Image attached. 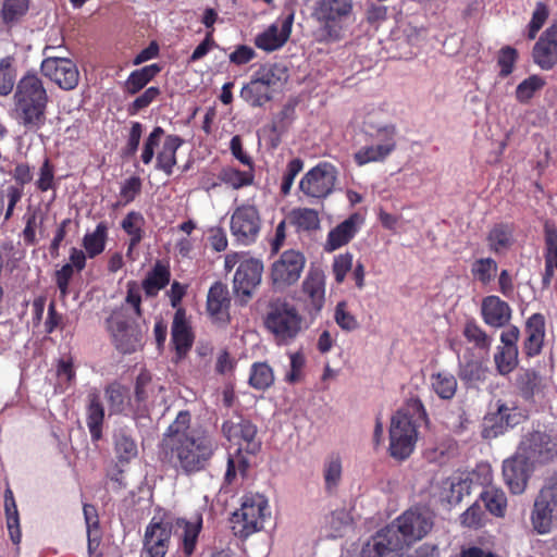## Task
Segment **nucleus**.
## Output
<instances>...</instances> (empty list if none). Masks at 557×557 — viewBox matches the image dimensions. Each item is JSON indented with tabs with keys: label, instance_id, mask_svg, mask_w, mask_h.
I'll use <instances>...</instances> for the list:
<instances>
[{
	"label": "nucleus",
	"instance_id": "09e8293b",
	"mask_svg": "<svg viewBox=\"0 0 557 557\" xmlns=\"http://www.w3.org/2000/svg\"><path fill=\"white\" fill-rule=\"evenodd\" d=\"M540 374L534 370H525L518 374L516 379V385L521 397L531 401L540 391Z\"/></svg>",
	"mask_w": 557,
	"mask_h": 557
},
{
	"label": "nucleus",
	"instance_id": "4be33fe9",
	"mask_svg": "<svg viewBox=\"0 0 557 557\" xmlns=\"http://www.w3.org/2000/svg\"><path fill=\"white\" fill-rule=\"evenodd\" d=\"M195 342V334L186 310L178 308L173 317L171 326V344L175 351L176 361L184 359Z\"/></svg>",
	"mask_w": 557,
	"mask_h": 557
},
{
	"label": "nucleus",
	"instance_id": "8fccbe9b",
	"mask_svg": "<svg viewBox=\"0 0 557 557\" xmlns=\"http://www.w3.org/2000/svg\"><path fill=\"white\" fill-rule=\"evenodd\" d=\"M274 382L272 368L267 362H255L250 369L249 385L258 391H265Z\"/></svg>",
	"mask_w": 557,
	"mask_h": 557
},
{
	"label": "nucleus",
	"instance_id": "9d476101",
	"mask_svg": "<svg viewBox=\"0 0 557 557\" xmlns=\"http://www.w3.org/2000/svg\"><path fill=\"white\" fill-rule=\"evenodd\" d=\"M267 500L261 495H246L243 497L240 508L231 519L234 534L246 539L262 527Z\"/></svg>",
	"mask_w": 557,
	"mask_h": 557
},
{
	"label": "nucleus",
	"instance_id": "de8ad7c7",
	"mask_svg": "<svg viewBox=\"0 0 557 557\" xmlns=\"http://www.w3.org/2000/svg\"><path fill=\"white\" fill-rule=\"evenodd\" d=\"M289 221L298 231L311 232L320 227L319 213L311 208L293 209L289 213Z\"/></svg>",
	"mask_w": 557,
	"mask_h": 557
},
{
	"label": "nucleus",
	"instance_id": "338daca9",
	"mask_svg": "<svg viewBox=\"0 0 557 557\" xmlns=\"http://www.w3.org/2000/svg\"><path fill=\"white\" fill-rule=\"evenodd\" d=\"M36 187L39 191L46 193L55 188L54 166L49 158H46L39 169Z\"/></svg>",
	"mask_w": 557,
	"mask_h": 557
},
{
	"label": "nucleus",
	"instance_id": "39448f33",
	"mask_svg": "<svg viewBox=\"0 0 557 557\" xmlns=\"http://www.w3.org/2000/svg\"><path fill=\"white\" fill-rule=\"evenodd\" d=\"M288 78V69L284 64H261L243 85L239 97L251 108H263L273 101Z\"/></svg>",
	"mask_w": 557,
	"mask_h": 557
},
{
	"label": "nucleus",
	"instance_id": "6e6d98bb",
	"mask_svg": "<svg viewBox=\"0 0 557 557\" xmlns=\"http://www.w3.org/2000/svg\"><path fill=\"white\" fill-rule=\"evenodd\" d=\"M498 265L492 258H481L473 262L471 272L475 280L487 284L496 275Z\"/></svg>",
	"mask_w": 557,
	"mask_h": 557
},
{
	"label": "nucleus",
	"instance_id": "412c9836",
	"mask_svg": "<svg viewBox=\"0 0 557 557\" xmlns=\"http://www.w3.org/2000/svg\"><path fill=\"white\" fill-rule=\"evenodd\" d=\"M41 72L64 90L74 89L79 82L76 64L67 58L49 57L41 62Z\"/></svg>",
	"mask_w": 557,
	"mask_h": 557
},
{
	"label": "nucleus",
	"instance_id": "13d9d810",
	"mask_svg": "<svg viewBox=\"0 0 557 557\" xmlns=\"http://www.w3.org/2000/svg\"><path fill=\"white\" fill-rule=\"evenodd\" d=\"M548 15V7L544 2H536L531 21L527 26V37L529 40H533L536 37L537 33L547 21Z\"/></svg>",
	"mask_w": 557,
	"mask_h": 557
},
{
	"label": "nucleus",
	"instance_id": "bf43d9fd",
	"mask_svg": "<svg viewBox=\"0 0 557 557\" xmlns=\"http://www.w3.org/2000/svg\"><path fill=\"white\" fill-rule=\"evenodd\" d=\"M161 95V90L157 86L148 87L143 94H140L135 100L127 106V113L129 115H136L141 110L148 108L152 102L157 101Z\"/></svg>",
	"mask_w": 557,
	"mask_h": 557
},
{
	"label": "nucleus",
	"instance_id": "69168bd1",
	"mask_svg": "<svg viewBox=\"0 0 557 557\" xmlns=\"http://www.w3.org/2000/svg\"><path fill=\"white\" fill-rule=\"evenodd\" d=\"M143 129L144 126L140 122H132L126 144L121 150V156L123 158H132L136 154L140 144Z\"/></svg>",
	"mask_w": 557,
	"mask_h": 557
},
{
	"label": "nucleus",
	"instance_id": "e433bc0d",
	"mask_svg": "<svg viewBox=\"0 0 557 557\" xmlns=\"http://www.w3.org/2000/svg\"><path fill=\"white\" fill-rule=\"evenodd\" d=\"M184 139L178 135H168L163 141L161 150L156 156V169L166 175H172L173 169L177 163L176 152L183 146Z\"/></svg>",
	"mask_w": 557,
	"mask_h": 557
},
{
	"label": "nucleus",
	"instance_id": "7c9ffc66",
	"mask_svg": "<svg viewBox=\"0 0 557 557\" xmlns=\"http://www.w3.org/2000/svg\"><path fill=\"white\" fill-rule=\"evenodd\" d=\"M104 397L110 414H127L134 410L129 388L119 382H113L104 388Z\"/></svg>",
	"mask_w": 557,
	"mask_h": 557
},
{
	"label": "nucleus",
	"instance_id": "5fc2aeb1",
	"mask_svg": "<svg viewBox=\"0 0 557 557\" xmlns=\"http://www.w3.org/2000/svg\"><path fill=\"white\" fill-rule=\"evenodd\" d=\"M248 468L249 461L243 456V454L235 453V455H230L227 458V466L222 488H225L226 485H232L234 483L237 476V472L244 476Z\"/></svg>",
	"mask_w": 557,
	"mask_h": 557
},
{
	"label": "nucleus",
	"instance_id": "f257e3e1",
	"mask_svg": "<svg viewBox=\"0 0 557 557\" xmlns=\"http://www.w3.org/2000/svg\"><path fill=\"white\" fill-rule=\"evenodd\" d=\"M218 449L209 432L191 428V414L181 410L158 445L159 458L187 476L206 471Z\"/></svg>",
	"mask_w": 557,
	"mask_h": 557
},
{
	"label": "nucleus",
	"instance_id": "bb28decb",
	"mask_svg": "<svg viewBox=\"0 0 557 557\" xmlns=\"http://www.w3.org/2000/svg\"><path fill=\"white\" fill-rule=\"evenodd\" d=\"M231 296L227 285L221 281L214 282L207 295V312L216 321L230 320Z\"/></svg>",
	"mask_w": 557,
	"mask_h": 557
},
{
	"label": "nucleus",
	"instance_id": "a878e982",
	"mask_svg": "<svg viewBox=\"0 0 557 557\" xmlns=\"http://www.w3.org/2000/svg\"><path fill=\"white\" fill-rule=\"evenodd\" d=\"M484 356L474 355L467 349L459 357V377L468 388H476L486 379L487 368L483 363Z\"/></svg>",
	"mask_w": 557,
	"mask_h": 557
},
{
	"label": "nucleus",
	"instance_id": "864d4df0",
	"mask_svg": "<svg viewBox=\"0 0 557 557\" xmlns=\"http://www.w3.org/2000/svg\"><path fill=\"white\" fill-rule=\"evenodd\" d=\"M323 478L327 492L337 487L342 479V460L338 455L333 454L326 458L323 467Z\"/></svg>",
	"mask_w": 557,
	"mask_h": 557
},
{
	"label": "nucleus",
	"instance_id": "f704fd0d",
	"mask_svg": "<svg viewBox=\"0 0 557 557\" xmlns=\"http://www.w3.org/2000/svg\"><path fill=\"white\" fill-rule=\"evenodd\" d=\"M174 529H182L181 548L185 557H191L195 553L199 534L202 529V517L197 516L194 521L185 518L172 519Z\"/></svg>",
	"mask_w": 557,
	"mask_h": 557
},
{
	"label": "nucleus",
	"instance_id": "5701e85b",
	"mask_svg": "<svg viewBox=\"0 0 557 557\" xmlns=\"http://www.w3.org/2000/svg\"><path fill=\"white\" fill-rule=\"evenodd\" d=\"M406 546L404 540L394 528L386 527L377 532L364 545L361 550L362 557H392V554L403 550Z\"/></svg>",
	"mask_w": 557,
	"mask_h": 557
},
{
	"label": "nucleus",
	"instance_id": "2f4dec72",
	"mask_svg": "<svg viewBox=\"0 0 557 557\" xmlns=\"http://www.w3.org/2000/svg\"><path fill=\"white\" fill-rule=\"evenodd\" d=\"M87 398L86 424L88 426L91 441L96 443L102 438L104 407L97 391L90 392Z\"/></svg>",
	"mask_w": 557,
	"mask_h": 557
},
{
	"label": "nucleus",
	"instance_id": "9b49d317",
	"mask_svg": "<svg viewBox=\"0 0 557 557\" xmlns=\"http://www.w3.org/2000/svg\"><path fill=\"white\" fill-rule=\"evenodd\" d=\"M524 416L513 404L496 400L485 414L482 423V436L487 440L496 438L518 425Z\"/></svg>",
	"mask_w": 557,
	"mask_h": 557
},
{
	"label": "nucleus",
	"instance_id": "ea45409f",
	"mask_svg": "<svg viewBox=\"0 0 557 557\" xmlns=\"http://www.w3.org/2000/svg\"><path fill=\"white\" fill-rule=\"evenodd\" d=\"M462 335L473 346L474 355L486 356L488 354L493 338L474 320L467 321Z\"/></svg>",
	"mask_w": 557,
	"mask_h": 557
},
{
	"label": "nucleus",
	"instance_id": "72a5a7b5",
	"mask_svg": "<svg viewBox=\"0 0 557 557\" xmlns=\"http://www.w3.org/2000/svg\"><path fill=\"white\" fill-rule=\"evenodd\" d=\"M113 448L120 465H128L138 456V445L133 432L127 428L116 429L113 433Z\"/></svg>",
	"mask_w": 557,
	"mask_h": 557
},
{
	"label": "nucleus",
	"instance_id": "c756f323",
	"mask_svg": "<svg viewBox=\"0 0 557 557\" xmlns=\"http://www.w3.org/2000/svg\"><path fill=\"white\" fill-rule=\"evenodd\" d=\"M481 313L483 321L495 329L506 326L511 319L510 306L498 296H487L482 301Z\"/></svg>",
	"mask_w": 557,
	"mask_h": 557
},
{
	"label": "nucleus",
	"instance_id": "a211bd4d",
	"mask_svg": "<svg viewBox=\"0 0 557 557\" xmlns=\"http://www.w3.org/2000/svg\"><path fill=\"white\" fill-rule=\"evenodd\" d=\"M433 527V521L428 511L409 509L399 516L391 525L404 540L407 547L413 542L425 536Z\"/></svg>",
	"mask_w": 557,
	"mask_h": 557
},
{
	"label": "nucleus",
	"instance_id": "a18cd8bd",
	"mask_svg": "<svg viewBox=\"0 0 557 557\" xmlns=\"http://www.w3.org/2000/svg\"><path fill=\"white\" fill-rule=\"evenodd\" d=\"M4 509L10 539L14 544H18L22 537L20 518L14 495L10 488L4 493Z\"/></svg>",
	"mask_w": 557,
	"mask_h": 557
},
{
	"label": "nucleus",
	"instance_id": "aec40b11",
	"mask_svg": "<svg viewBox=\"0 0 557 557\" xmlns=\"http://www.w3.org/2000/svg\"><path fill=\"white\" fill-rule=\"evenodd\" d=\"M222 433L227 441L237 445V454L243 451L256 455L261 448V442L257 440V426L249 420L240 418L238 422L225 421L222 424Z\"/></svg>",
	"mask_w": 557,
	"mask_h": 557
},
{
	"label": "nucleus",
	"instance_id": "774afa93",
	"mask_svg": "<svg viewBox=\"0 0 557 557\" xmlns=\"http://www.w3.org/2000/svg\"><path fill=\"white\" fill-rule=\"evenodd\" d=\"M143 182L139 176L133 175L126 178L120 188V197L123 205L126 206L133 202L136 197L141 193Z\"/></svg>",
	"mask_w": 557,
	"mask_h": 557
},
{
	"label": "nucleus",
	"instance_id": "4c0bfd02",
	"mask_svg": "<svg viewBox=\"0 0 557 557\" xmlns=\"http://www.w3.org/2000/svg\"><path fill=\"white\" fill-rule=\"evenodd\" d=\"M515 226L512 223H496L488 232L486 240L488 249L494 253H504L515 243Z\"/></svg>",
	"mask_w": 557,
	"mask_h": 557
},
{
	"label": "nucleus",
	"instance_id": "f3484780",
	"mask_svg": "<svg viewBox=\"0 0 557 557\" xmlns=\"http://www.w3.org/2000/svg\"><path fill=\"white\" fill-rule=\"evenodd\" d=\"M306 257L294 249L284 251L272 264L271 281L276 288H285L295 284L305 268Z\"/></svg>",
	"mask_w": 557,
	"mask_h": 557
},
{
	"label": "nucleus",
	"instance_id": "473e14b6",
	"mask_svg": "<svg viewBox=\"0 0 557 557\" xmlns=\"http://www.w3.org/2000/svg\"><path fill=\"white\" fill-rule=\"evenodd\" d=\"M145 218L139 211H129L121 221V228L129 237L126 256L129 260H135L133 250L141 243L145 237Z\"/></svg>",
	"mask_w": 557,
	"mask_h": 557
},
{
	"label": "nucleus",
	"instance_id": "393cba45",
	"mask_svg": "<svg viewBox=\"0 0 557 557\" xmlns=\"http://www.w3.org/2000/svg\"><path fill=\"white\" fill-rule=\"evenodd\" d=\"M294 16V12L281 16L280 26L273 24L256 37V46L264 51H274L283 47L289 39Z\"/></svg>",
	"mask_w": 557,
	"mask_h": 557
},
{
	"label": "nucleus",
	"instance_id": "dca6fc26",
	"mask_svg": "<svg viewBox=\"0 0 557 557\" xmlns=\"http://www.w3.org/2000/svg\"><path fill=\"white\" fill-rule=\"evenodd\" d=\"M263 264L248 258L239 262L233 278V293L240 306H246L261 283Z\"/></svg>",
	"mask_w": 557,
	"mask_h": 557
},
{
	"label": "nucleus",
	"instance_id": "680f3d73",
	"mask_svg": "<svg viewBox=\"0 0 557 557\" xmlns=\"http://www.w3.org/2000/svg\"><path fill=\"white\" fill-rule=\"evenodd\" d=\"M485 512L476 499L466 511H463L459 519L462 527L469 529H479L483 525Z\"/></svg>",
	"mask_w": 557,
	"mask_h": 557
},
{
	"label": "nucleus",
	"instance_id": "423d86ee",
	"mask_svg": "<svg viewBox=\"0 0 557 557\" xmlns=\"http://www.w3.org/2000/svg\"><path fill=\"white\" fill-rule=\"evenodd\" d=\"M263 324L277 345L286 346L304 331L305 318L294 304L278 297L269 301Z\"/></svg>",
	"mask_w": 557,
	"mask_h": 557
},
{
	"label": "nucleus",
	"instance_id": "6ab92c4d",
	"mask_svg": "<svg viewBox=\"0 0 557 557\" xmlns=\"http://www.w3.org/2000/svg\"><path fill=\"white\" fill-rule=\"evenodd\" d=\"M519 453L532 465L548 462L557 456V438L545 432L534 431L523 437Z\"/></svg>",
	"mask_w": 557,
	"mask_h": 557
},
{
	"label": "nucleus",
	"instance_id": "49530a36",
	"mask_svg": "<svg viewBox=\"0 0 557 557\" xmlns=\"http://www.w3.org/2000/svg\"><path fill=\"white\" fill-rule=\"evenodd\" d=\"M532 59L540 69L549 71L557 64V48L539 38L532 49Z\"/></svg>",
	"mask_w": 557,
	"mask_h": 557
},
{
	"label": "nucleus",
	"instance_id": "a19ab883",
	"mask_svg": "<svg viewBox=\"0 0 557 557\" xmlns=\"http://www.w3.org/2000/svg\"><path fill=\"white\" fill-rule=\"evenodd\" d=\"M161 71L157 63L133 71L124 84V91L134 96L143 90Z\"/></svg>",
	"mask_w": 557,
	"mask_h": 557
},
{
	"label": "nucleus",
	"instance_id": "1a4fd4ad",
	"mask_svg": "<svg viewBox=\"0 0 557 557\" xmlns=\"http://www.w3.org/2000/svg\"><path fill=\"white\" fill-rule=\"evenodd\" d=\"M261 226L262 219L256 205L244 202L234 208L230 220V231L236 243L244 246L256 243Z\"/></svg>",
	"mask_w": 557,
	"mask_h": 557
},
{
	"label": "nucleus",
	"instance_id": "4d7b16f0",
	"mask_svg": "<svg viewBox=\"0 0 557 557\" xmlns=\"http://www.w3.org/2000/svg\"><path fill=\"white\" fill-rule=\"evenodd\" d=\"M545 85L540 75H531L523 79L516 88V98L521 103H527L534 94Z\"/></svg>",
	"mask_w": 557,
	"mask_h": 557
},
{
	"label": "nucleus",
	"instance_id": "79ce46f5",
	"mask_svg": "<svg viewBox=\"0 0 557 557\" xmlns=\"http://www.w3.org/2000/svg\"><path fill=\"white\" fill-rule=\"evenodd\" d=\"M108 231L107 222L101 221L97 224L94 232L84 235L83 247L89 258L92 259L104 251L108 240Z\"/></svg>",
	"mask_w": 557,
	"mask_h": 557
},
{
	"label": "nucleus",
	"instance_id": "0e129e2a",
	"mask_svg": "<svg viewBox=\"0 0 557 557\" xmlns=\"http://www.w3.org/2000/svg\"><path fill=\"white\" fill-rule=\"evenodd\" d=\"M518 59V51L511 46H505L500 48L497 57V64L499 66V76L505 78L509 76L512 71L515 63Z\"/></svg>",
	"mask_w": 557,
	"mask_h": 557
},
{
	"label": "nucleus",
	"instance_id": "e2e57ef3",
	"mask_svg": "<svg viewBox=\"0 0 557 557\" xmlns=\"http://www.w3.org/2000/svg\"><path fill=\"white\" fill-rule=\"evenodd\" d=\"M334 320L343 331L351 332L359 327L356 317L347 310V302L345 300L337 302Z\"/></svg>",
	"mask_w": 557,
	"mask_h": 557
},
{
	"label": "nucleus",
	"instance_id": "6e6552de",
	"mask_svg": "<svg viewBox=\"0 0 557 557\" xmlns=\"http://www.w3.org/2000/svg\"><path fill=\"white\" fill-rule=\"evenodd\" d=\"M369 127L371 131H367V135L373 140H379V144L361 147L354 153V162L358 166L384 162L397 148V127L395 124H384L376 127L369 125Z\"/></svg>",
	"mask_w": 557,
	"mask_h": 557
},
{
	"label": "nucleus",
	"instance_id": "3c124183",
	"mask_svg": "<svg viewBox=\"0 0 557 557\" xmlns=\"http://www.w3.org/2000/svg\"><path fill=\"white\" fill-rule=\"evenodd\" d=\"M16 67L14 65V58L11 55L4 57L0 60V96H9L14 86L16 87Z\"/></svg>",
	"mask_w": 557,
	"mask_h": 557
},
{
	"label": "nucleus",
	"instance_id": "37998d69",
	"mask_svg": "<svg viewBox=\"0 0 557 557\" xmlns=\"http://www.w3.org/2000/svg\"><path fill=\"white\" fill-rule=\"evenodd\" d=\"M219 180L233 189L250 186L255 182V169L238 170L234 166H224L219 172Z\"/></svg>",
	"mask_w": 557,
	"mask_h": 557
},
{
	"label": "nucleus",
	"instance_id": "603ef678",
	"mask_svg": "<svg viewBox=\"0 0 557 557\" xmlns=\"http://www.w3.org/2000/svg\"><path fill=\"white\" fill-rule=\"evenodd\" d=\"M519 349L497 347L494 355L496 370L502 375L511 373L519 363Z\"/></svg>",
	"mask_w": 557,
	"mask_h": 557
},
{
	"label": "nucleus",
	"instance_id": "cd10ccee",
	"mask_svg": "<svg viewBox=\"0 0 557 557\" xmlns=\"http://www.w3.org/2000/svg\"><path fill=\"white\" fill-rule=\"evenodd\" d=\"M522 351L532 358L540 355L545 337V318L542 313H533L525 322Z\"/></svg>",
	"mask_w": 557,
	"mask_h": 557
},
{
	"label": "nucleus",
	"instance_id": "f8f14e48",
	"mask_svg": "<svg viewBox=\"0 0 557 557\" xmlns=\"http://www.w3.org/2000/svg\"><path fill=\"white\" fill-rule=\"evenodd\" d=\"M337 170L330 162H320L300 180L299 189L309 198L325 199L335 187Z\"/></svg>",
	"mask_w": 557,
	"mask_h": 557
},
{
	"label": "nucleus",
	"instance_id": "0eeeda50",
	"mask_svg": "<svg viewBox=\"0 0 557 557\" xmlns=\"http://www.w3.org/2000/svg\"><path fill=\"white\" fill-rule=\"evenodd\" d=\"M352 10V0H315L311 18L319 25L320 40L338 41L344 22L350 17Z\"/></svg>",
	"mask_w": 557,
	"mask_h": 557
},
{
	"label": "nucleus",
	"instance_id": "7ed1b4c3",
	"mask_svg": "<svg viewBox=\"0 0 557 557\" xmlns=\"http://www.w3.org/2000/svg\"><path fill=\"white\" fill-rule=\"evenodd\" d=\"M429 424L428 414L419 398H409L392 418L389 428L391 456L404 460L414 449L418 429Z\"/></svg>",
	"mask_w": 557,
	"mask_h": 557
},
{
	"label": "nucleus",
	"instance_id": "c9c22d12",
	"mask_svg": "<svg viewBox=\"0 0 557 557\" xmlns=\"http://www.w3.org/2000/svg\"><path fill=\"white\" fill-rule=\"evenodd\" d=\"M171 270L168 263L157 260L141 282L146 297H156L170 283Z\"/></svg>",
	"mask_w": 557,
	"mask_h": 557
},
{
	"label": "nucleus",
	"instance_id": "20e7f679",
	"mask_svg": "<svg viewBox=\"0 0 557 557\" xmlns=\"http://www.w3.org/2000/svg\"><path fill=\"white\" fill-rule=\"evenodd\" d=\"M492 479V469L485 462L478 463L470 471L458 470V475H455V500L461 502L466 495L476 492L492 515L504 516L507 499L502 491L488 487Z\"/></svg>",
	"mask_w": 557,
	"mask_h": 557
},
{
	"label": "nucleus",
	"instance_id": "ddd939ff",
	"mask_svg": "<svg viewBox=\"0 0 557 557\" xmlns=\"http://www.w3.org/2000/svg\"><path fill=\"white\" fill-rule=\"evenodd\" d=\"M173 530L172 519L152 517L145 529L141 556L165 557L171 546Z\"/></svg>",
	"mask_w": 557,
	"mask_h": 557
},
{
	"label": "nucleus",
	"instance_id": "f03ea898",
	"mask_svg": "<svg viewBox=\"0 0 557 557\" xmlns=\"http://www.w3.org/2000/svg\"><path fill=\"white\" fill-rule=\"evenodd\" d=\"M13 103V117L25 133H37L45 126L49 95L37 73L28 71L17 81Z\"/></svg>",
	"mask_w": 557,
	"mask_h": 557
},
{
	"label": "nucleus",
	"instance_id": "c85d7f7f",
	"mask_svg": "<svg viewBox=\"0 0 557 557\" xmlns=\"http://www.w3.org/2000/svg\"><path fill=\"white\" fill-rule=\"evenodd\" d=\"M363 219L359 213L350 214L346 220L332 228L326 237L325 250L334 251L348 244L358 233Z\"/></svg>",
	"mask_w": 557,
	"mask_h": 557
},
{
	"label": "nucleus",
	"instance_id": "2eb2a0df",
	"mask_svg": "<svg viewBox=\"0 0 557 557\" xmlns=\"http://www.w3.org/2000/svg\"><path fill=\"white\" fill-rule=\"evenodd\" d=\"M115 349L129 355L143 347V333L121 313H112L106 321Z\"/></svg>",
	"mask_w": 557,
	"mask_h": 557
},
{
	"label": "nucleus",
	"instance_id": "4468645a",
	"mask_svg": "<svg viewBox=\"0 0 557 557\" xmlns=\"http://www.w3.org/2000/svg\"><path fill=\"white\" fill-rule=\"evenodd\" d=\"M326 277L324 271L311 267L301 283L299 301L311 320L317 319L325 305Z\"/></svg>",
	"mask_w": 557,
	"mask_h": 557
},
{
	"label": "nucleus",
	"instance_id": "58836bf2",
	"mask_svg": "<svg viewBox=\"0 0 557 557\" xmlns=\"http://www.w3.org/2000/svg\"><path fill=\"white\" fill-rule=\"evenodd\" d=\"M557 509V504H554L543 499L541 497H536L532 513H531V523L533 530L539 534H547L552 530L553 525V516Z\"/></svg>",
	"mask_w": 557,
	"mask_h": 557
},
{
	"label": "nucleus",
	"instance_id": "052dcab7",
	"mask_svg": "<svg viewBox=\"0 0 557 557\" xmlns=\"http://www.w3.org/2000/svg\"><path fill=\"white\" fill-rule=\"evenodd\" d=\"M164 136V129L161 126H156L147 136L144 141L140 160L144 164H150L154 157V149L160 145L162 137Z\"/></svg>",
	"mask_w": 557,
	"mask_h": 557
},
{
	"label": "nucleus",
	"instance_id": "b1692460",
	"mask_svg": "<svg viewBox=\"0 0 557 557\" xmlns=\"http://www.w3.org/2000/svg\"><path fill=\"white\" fill-rule=\"evenodd\" d=\"M533 465L519 451L503 462L504 481L512 494H522L527 487Z\"/></svg>",
	"mask_w": 557,
	"mask_h": 557
},
{
	"label": "nucleus",
	"instance_id": "c03bdc74",
	"mask_svg": "<svg viewBox=\"0 0 557 557\" xmlns=\"http://www.w3.org/2000/svg\"><path fill=\"white\" fill-rule=\"evenodd\" d=\"M29 0H3L0 16L2 23L11 28L20 23L29 10Z\"/></svg>",
	"mask_w": 557,
	"mask_h": 557
}]
</instances>
